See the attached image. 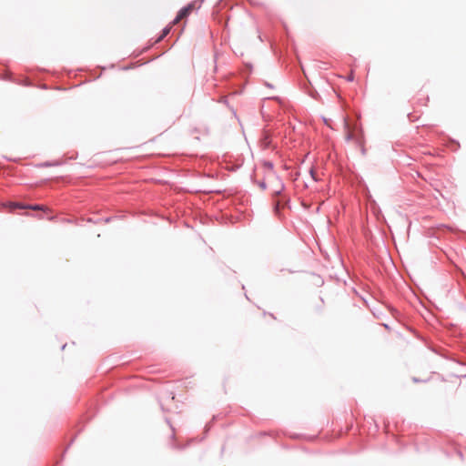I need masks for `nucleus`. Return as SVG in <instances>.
Instances as JSON below:
<instances>
[{
  "label": "nucleus",
  "instance_id": "1",
  "mask_svg": "<svg viewBox=\"0 0 466 466\" xmlns=\"http://www.w3.org/2000/svg\"><path fill=\"white\" fill-rule=\"evenodd\" d=\"M272 194L278 196L284 190L285 186L282 180L279 177H274L271 181Z\"/></svg>",
  "mask_w": 466,
  "mask_h": 466
},
{
  "label": "nucleus",
  "instance_id": "2",
  "mask_svg": "<svg viewBox=\"0 0 466 466\" xmlns=\"http://www.w3.org/2000/svg\"><path fill=\"white\" fill-rule=\"evenodd\" d=\"M193 8H194V5L193 4H189L187 6L181 8L179 10L177 15L176 16V18L173 20V24H177L181 19H183L186 16H187L189 15V13L192 11Z\"/></svg>",
  "mask_w": 466,
  "mask_h": 466
},
{
  "label": "nucleus",
  "instance_id": "3",
  "mask_svg": "<svg viewBox=\"0 0 466 466\" xmlns=\"http://www.w3.org/2000/svg\"><path fill=\"white\" fill-rule=\"evenodd\" d=\"M170 27L167 26L163 29L161 35L157 39V42L161 41L166 35H168Z\"/></svg>",
  "mask_w": 466,
  "mask_h": 466
},
{
  "label": "nucleus",
  "instance_id": "4",
  "mask_svg": "<svg viewBox=\"0 0 466 466\" xmlns=\"http://www.w3.org/2000/svg\"><path fill=\"white\" fill-rule=\"evenodd\" d=\"M258 186L261 189L265 190L267 188V184L265 181L258 182Z\"/></svg>",
  "mask_w": 466,
  "mask_h": 466
},
{
  "label": "nucleus",
  "instance_id": "5",
  "mask_svg": "<svg viewBox=\"0 0 466 466\" xmlns=\"http://www.w3.org/2000/svg\"><path fill=\"white\" fill-rule=\"evenodd\" d=\"M309 173H310L311 177H312L315 181H317V178H316V177H315V172H314V170H313V169H310Z\"/></svg>",
  "mask_w": 466,
  "mask_h": 466
},
{
  "label": "nucleus",
  "instance_id": "6",
  "mask_svg": "<svg viewBox=\"0 0 466 466\" xmlns=\"http://www.w3.org/2000/svg\"><path fill=\"white\" fill-rule=\"evenodd\" d=\"M352 138H353V135L351 133H348L346 136V139L349 141V140H351Z\"/></svg>",
  "mask_w": 466,
  "mask_h": 466
},
{
  "label": "nucleus",
  "instance_id": "7",
  "mask_svg": "<svg viewBox=\"0 0 466 466\" xmlns=\"http://www.w3.org/2000/svg\"><path fill=\"white\" fill-rule=\"evenodd\" d=\"M29 208L32 209H40L41 208V207L39 205L30 206Z\"/></svg>",
  "mask_w": 466,
  "mask_h": 466
},
{
  "label": "nucleus",
  "instance_id": "8",
  "mask_svg": "<svg viewBox=\"0 0 466 466\" xmlns=\"http://www.w3.org/2000/svg\"><path fill=\"white\" fill-rule=\"evenodd\" d=\"M275 208H276V209H278V208H279V203H276Z\"/></svg>",
  "mask_w": 466,
  "mask_h": 466
},
{
  "label": "nucleus",
  "instance_id": "9",
  "mask_svg": "<svg viewBox=\"0 0 466 466\" xmlns=\"http://www.w3.org/2000/svg\"><path fill=\"white\" fill-rule=\"evenodd\" d=\"M352 79H353V76H349V80H350V81H351Z\"/></svg>",
  "mask_w": 466,
  "mask_h": 466
}]
</instances>
